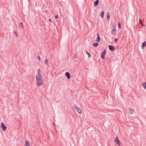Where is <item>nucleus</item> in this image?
Segmentation results:
<instances>
[{"instance_id": "f257e3e1", "label": "nucleus", "mask_w": 146, "mask_h": 146, "mask_svg": "<svg viewBox=\"0 0 146 146\" xmlns=\"http://www.w3.org/2000/svg\"><path fill=\"white\" fill-rule=\"evenodd\" d=\"M36 82L37 85L38 86H40L43 84V78L40 74H36Z\"/></svg>"}, {"instance_id": "f03ea898", "label": "nucleus", "mask_w": 146, "mask_h": 146, "mask_svg": "<svg viewBox=\"0 0 146 146\" xmlns=\"http://www.w3.org/2000/svg\"><path fill=\"white\" fill-rule=\"evenodd\" d=\"M73 107L74 108V109L76 110L78 113L80 114L82 113L81 110L80 108H78L76 105L74 106Z\"/></svg>"}, {"instance_id": "7ed1b4c3", "label": "nucleus", "mask_w": 146, "mask_h": 146, "mask_svg": "<svg viewBox=\"0 0 146 146\" xmlns=\"http://www.w3.org/2000/svg\"><path fill=\"white\" fill-rule=\"evenodd\" d=\"M106 53V50L104 49L102 52L101 54V57L102 59L104 58L105 56Z\"/></svg>"}, {"instance_id": "20e7f679", "label": "nucleus", "mask_w": 146, "mask_h": 146, "mask_svg": "<svg viewBox=\"0 0 146 146\" xmlns=\"http://www.w3.org/2000/svg\"><path fill=\"white\" fill-rule=\"evenodd\" d=\"M115 142L117 144L118 146H120V142L119 139L118 138L117 136L115 137Z\"/></svg>"}, {"instance_id": "39448f33", "label": "nucleus", "mask_w": 146, "mask_h": 146, "mask_svg": "<svg viewBox=\"0 0 146 146\" xmlns=\"http://www.w3.org/2000/svg\"><path fill=\"white\" fill-rule=\"evenodd\" d=\"M109 50L111 51H114L115 50V47L112 45H109L108 46Z\"/></svg>"}, {"instance_id": "423d86ee", "label": "nucleus", "mask_w": 146, "mask_h": 146, "mask_svg": "<svg viewBox=\"0 0 146 146\" xmlns=\"http://www.w3.org/2000/svg\"><path fill=\"white\" fill-rule=\"evenodd\" d=\"M1 127L2 128L3 131H5L7 128V127L5 126V124L3 123H2L1 125Z\"/></svg>"}, {"instance_id": "0eeeda50", "label": "nucleus", "mask_w": 146, "mask_h": 146, "mask_svg": "<svg viewBox=\"0 0 146 146\" xmlns=\"http://www.w3.org/2000/svg\"><path fill=\"white\" fill-rule=\"evenodd\" d=\"M116 32V29L114 27L111 30V33L112 35H114L115 34Z\"/></svg>"}, {"instance_id": "6e6552de", "label": "nucleus", "mask_w": 146, "mask_h": 146, "mask_svg": "<svg viewBox=\"0 0 146 146\" xmlns=\"http://www.w3.org/2000/svg\"><path fill=\"white\" fill-rule=\"evenodd\" d=\"M65 76H66L67 78L69 79L70 78V73L68 72H66L65 74Z\"/></svg>"}, {"instance_id": "1a4fd4ad", "label": "nucleus", "mask_w": 146, "mask_h": 146, "mask_svg": "<svg viewBox=\"0 0 146 146\" xmlns=\"http://www.w3.org/2000/svg\"><path fill=\"white\" fill-rule=\"evenodd\" d=\"M97 38L96 40V41L98 42H99L100 40V38L98 34H97Z\"/></svg>"}, {"instance_id": "9d476101", "label": "nucleus", "mask_w": 146, "mask_h": 146, "mask_svg": "<svg viewBox=\"0 0 146 146\" xmlns=\"http://www.w3.org/2000/svg\"><path fill=\"white\" fill-rule=\"evenodd\" d=\"M146 46V42L144 41L142 44L141 45V48L142 49H143Z\"/></svg>"}, {"instance_id": "9b49d317", "label": "nucleus", "mask_w": 146, "mask_h": 146, "mask_svg": "<svg viewBox=\"0 0 146 146\" xmlns=\"http://www.w3.org/2000/svg\"><path fill=\"white\" fill-rule=\"evenodd\" d=\"M99 1L98 0H96V1H95L94 2V6H97L99 3Z\"/></svg>"}, {"instance_id": "f8f14e48", "label": "nucleus", "mask_w": 146, "mask_h": 146, "mask_svg": "<svg viewBox=\"0 0 146 146\" xmlns=\"http://www.w3.org/2000/svg\"><path fill=\"white\" fill-rule=\"evenodd\" d=\"M107 19L106 20L107 21H108L110 17V13L109 12H108L107 13Z\"/></svg>"}, {"instance_id": "ddd939ff", "label": "nucleus", "mask_w": 146, "mask_h": 146, "mask_svg": "<svg viewBox=\"0 0 146 146\" xmlns=\"http://www.w3.org/2000/svg\"><path fill=\"white\" fill-rule=\"evenodd\" d=\"M19 28H21V29H23V24L22 22H21L19 23Z\"/></svg>"}, {"instance_id": "4468645a", "label": "nucleus", "mask_w": 146, "mask_h": 146, "mask_svg": "<svg viewBox=\"0 0 146 146\" xmlns=\"http://www.w3.org/2000/svg\"><path fill=\"white\" fill-rule=\"evenodd\" d=\"M98 43L97 42L94 43L92 45L95 47H97L98 45Z\"/></svg>"}, {"instance_id": "2eb2a0df", "label": "nucleus", "mask_w": 146, "mask_h": 146, "mask_svg": "<svg viewBox=\"0 0 146 146\" xmlns=\"http://www.w3.org/2000/svg\"><path fill=\"white\" fill-rule=\"evenodd\" d=\"M25 146H30L29 143L28 141H26Z\"/></svg>"}, {"instance_id": "dca6fc26", "label": "nucleus", "mask_w": 146, "mask_h": 146, "mask_svg": "<svg viewBox=\"0 0 146 146\" xmlns=\"http://www.w3.org/2000/svg\"><path fill=\"white\" fill-rule=\"evenodd\" d=\"M142 86L146 90V82H144L142 84Z\"/></svg>"}, {"instance_id": "f3484780", "label": "nucleus", "mask_w": 146, "mask_h": 146, "mask_svg": "<svg viewBox=\"0 0 146 146\" xmlns=\"http://www.w3.org/2000/svg\"><path fill=\"white\" fill-rule=\"evenodd\" d=\"M134 111V110L133 109L130 108H129V112L130 113L132 114L133 113L132 112H133Z\"/></svg>"}, {"instance_id": "a211bd4d", "label": "nucleus", "mask_w": 146, "mask_h": 146, "mask_svg": "<svg viewBox=\"0 0 146 146\" xmlns=\"http://www.w3.org/2000/svg\"><path fill=\"white\" fill-rule=\"evenodd\" d=\"M104 12L103 11H102L100 14V15L102 18H103L104 17Z\"/></svg>"}, {"instance_id": "6ab92c4d", "label": "nucleus", "mask_w": 146, "mask_h": 146, "mask_svg": "<svg viewBox=\"0 0 146 146\" xmlns=\"http://www.w3.org/2000/svg\"><path fill=\"white\" fill-rule=\"evenodd\" d=\"M118 27L119 29L121 28V24L120 22H118Z\"/></svg>"}, {"instance_id": "aec40b11", "label": "nucleus", "mask_w": 146, "mask_h": 146, "mask_svg": "<svg viewBox=\"0 0 146 146\" xmlns=\"http://www.w3.org/2000/svg\"><path fill=\"white\" fill-rule=\"evenodd\" d=\"M48 62V60L47 59H45L44 62V63L45 65H47Z\"/></svg>"}, {"instance_id": "412c9836", "label": "nucleus", "mask_w": 146, "mask_h": 146, "mask_svg": "<svg viewBox=\"0 0 146 146\" xmlns=\"http://www.w3.org/2000/svg\"><path fill=\"white\" fill-rule=\"evenodd\" d=\"M86 52L87 53V54L88 55V57L89 58H90L91 56L90 54L89 53H88V52L87 51H86Z\"/></svg>"}, {"instance_id": "4be33fe9", "label": "nucleus", "mask_w": 146, "mask_h": 146, "mask_svg": "<svg viewBox=\"0 0 146 146\" xmlns=\"http://www.w3.org/2000/svg\"><path fill=\"white\" fill-rule=\"evenodd\" d=\"M14 33L15 34V35H16V36L17 37L18 36V35H17V32L14 31Z\"/></svg>"}, {"instance_id": "5701e85b", "label": "nucleus", "mask_w": 146, "mask_h": 146, "mask_svg": "<svg viewBox=\"0 0 146 146\" xmlns=\"http://www.w3.org/2000/svg\"><path fill=\"white\" fill-rule=\"evenodd\" d=\"M55 18L56 19H58L59 18V16L58 15H56L55 16Z\"/></svg>"}, {"instance_id": "b1692460", "label": "nucleus", "mask_w": 146, "mask_h": 146, "mask_svg": "<svg viewBox=\"0 0 146 146\" xmlns=\"http://www.w3.org/2000/svg\"><path fill=\"white\" fill-rule=\"evenodd\" d=\"M117 38H116L115 39L114 42L115 43H116L117 42Z\"/></svg>"}, {"instance_id": "393cba45", "label": "nucleus", "mask_w": 146, "mask_h": 146, "mask_svg": "<svg viewBox=\"0 0 146 146\" xmlns=\"http://www.w3.org/2000/svg\"><path fill=\"white\" fill-rule=\"evenodd\" d=\"M140 24L142 26H145V25L142 22H141V23H140Z\"/></svg>"}, {"instance_id": "a878e982", "label": "nucleus", "mask_w": 146, "mask_h": 146, "mask_svg": "<svg viewBox=\"0 0 146 146\" xmlns=\"http://www.w3.org/2000/svg\"><path fill=\"white\" fill-rule=\"evenodd\" d=\"M38 58L39 59V60H41V58L40 56H38Z\"/></svg>"}, {"instance_id": "bb28decb", "label": "nucleus", "mask_w": 146, "mask_h": 146, "mask_svg": "<svg viewBox=\"0 0 146 146\" xmlns=\"http://www.w3.org/2000/svg\"><path fill=\"white\" fill-rule=\"evenodd\" d=\"M37 70H38V74H40L39 73H40V70L39 69H38Z\"/></svg>"}, {"instance_id": "cd10ccee", "label": "nucleus", "mask_w": 146, "mask_h": 146, "mask_svg": "<svg viewBox=\"0 0 146 146\" xmlns=\"http://www.w3.org/2000/svg\"><path fill=\"white\" fill-rule=\"evenodd\" d=\"M139 22L140 23H141V22H142L141 21V20L140 18H139Z\"/></svg>"}, {"instance_id": "c85d7f7f", "label": "nucleus", "mask_w": 146, "mask_h": 146, "mask_svg": "<svg viewBox=\"0 0 146 146\" xmlns=\"http://www.w3.org/2000/svg\"><path fill=\"white\" fill-rule=\"evenodd\" d=\"M48 20L50 22H51L52 21L50 19H49Z\"/></svg>"}, {"instance_id": "c756f323", "label": "nucleus", "mask_w": 146, "mask_h": 146, "mask_svg": "<svg viewBox=\"0 0 146 146\" xmlns=\"http://www.w3.org/2000/svg\"><path fill=\"white\" fill-rule=\"evenodd\" d=\"M53 125H54V123H53Z\"/></svg>"}, {"instance_id": "7c9ffc66", "label": "nucleus", "mask_w": 146, "mask_h": 146, "mask_svg": "<svg viewBox=\"0 0 146 146\" xmlns=\"http://www.w3.org/2000/svg\"><path fill=\"white\" fill-rule=\"evenodd\" d=\"M46 12H48V11H46Z\"/></svg>"}, {"instance_id": "2f4dec72", "label": "nucleus", "mask_w": 146, "mask_h": 146, "mask_svg": "<svg viewBox=\"0 0 146 146\" xmlns=\"http://www.w3.org/2000/svg\"><path fill=\"white\" fill-rule=\"evenodd\" d=\"M46 12H48V11H46Z\"/></svg>"}]
</instances>
